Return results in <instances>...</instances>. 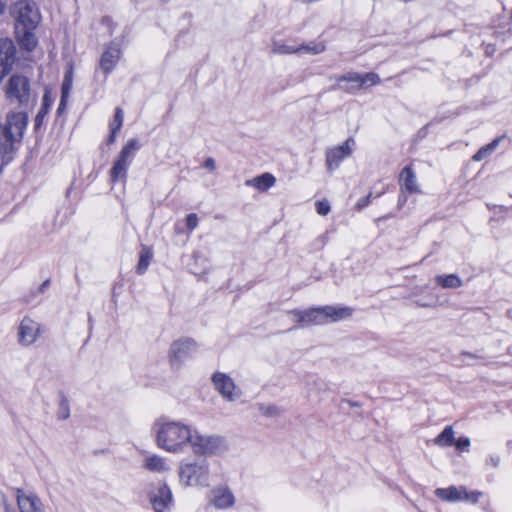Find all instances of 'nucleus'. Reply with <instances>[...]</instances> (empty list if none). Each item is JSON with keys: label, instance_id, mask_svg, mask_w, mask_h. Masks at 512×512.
Returning <instances> with one entry per match:
<instances>
[{"label": "nucleus", "instance_id": "nucleus-43", "mask_svg": "<svg viewBox=\"0 0 512 512\" xmlns=\"http://www.w3.org/2000/svg\"><path fill=\"white\" fill-rule=\"evenodd\" d=\"M6 4L4 0H0V15H2L5 11Z\"/></svg>", "mask_w": 512, "mask_h": 512}, {"label": "nucleus", "instance_id": "nucleus-29", "mask_svg": "<svg viewBox=\"0 0 512 512\" xmlns=\"http://www.w3.org/2000/svg\"><path fill=\"white\" fill-rule=\"evenodd\" d=\"M297 49H299V53L305 52L307 54L318 55L325 51L326 46L323 42H318V43H310L307 45L302 44L300 46H297Z\"/></svg>", "mask_w": 512, "mask_h": 512}, {"label": "nucleus", "instance_id": "nucleus-7", "mask_svg": "<svg viewBox=\"0 0 512 512\" xmlns=\"http://www.w3.org/2000/svg\"><path fill=\"white\" fill-rule=\"evenodd\" d=\"M333 78L338 82L337 88L348 93L369 88L380 83V77L373 72L365 74L348 72L340 76H334Z\"/></svg>", "mask_w": 512, "mask_h": 512}, {"label": "nucleus", "instance_id": "nucleus-2", "mask_svg": "<svg viewBox=\"0 0 512 512\" xmlns=\"http://www.w3.org/2000/svg\"><path fill=\"white\" fill-rule=\"evenodd\" d=\"M28 122L24 111L11 110L0 122V175L4 168L14 159L15 144L21 142Z\"/></svg>", "mask_w": 512, "mask_h": 512}, {"label": "nucleus", "instance_id": "nucleus-37", "mask_svg": "<svg viewBox=\"0 0 512 512\" xmlns=\"http://www.w3.org/2000/svg\"><path fill=\"white\" fill-rule=\"evenodd\" d=\"M486 463L488 465H491L493 467H498L499 463H500V457L497 456V455H491L488 457V459L486 460Z\"/></svg>", "mask_w": 512, "mask_h": 512}, {"label": "nucleus", "instance_id": "nucleus-28", "mask_svg": "<svg viewBox=\"0 0 512 512\" xmlns=\"http://www.w3.org/2000/svg\"><path fill=\"white\" fill-rule=\"evenodd\" d=\"M271 51L274 54H298L299 49L297 46L287 45L282 42L274 41L271 46Z\"/></svg>", "mask_w": 512, "mask_h": 512}, {"label": "nucleus", "instance_id": "nucleus-15", "mask_svg": "<svg viewBox=\"0 0 512 512\" xmlns=\"http://www.w3.org/2000/svg\"><path fill=\"white\" fill-rule=\"evenodd\" d=\"M212 382L215 389L228 401H234L241 395V392L235 386L233 379L225 373H214L212 376Z\"/></svg>", "mask_w": 512, "mask_h": 512}, {"label": "nucleus", "instance_id": "nucleus-18", "mask_svg": "<svg viewBox=\"0 0 512 512\" xmlns=\"http://www.w3.org/2000/svg\"><path fill=\"white\" fill-rule=\"evenodd\" d=\"M120 57L121 49L119 45L116 43H111L101 56L100 68L106 75H108L113 71Z\"/></svg>", "mask_w": 512, "mask_h": 512}, {"label": "nucleus", "instance_id": "nucleus-23", "mask_svg": "<svg viewBox=\"0 0 512 512\" xmlns=\"http://www.w3.org/2000/svg\"><path fill=\"white\" fill-rule=\"evenodd\" d=\"M435 493L440 499H442L444 501L455 502V501L463 500L462 486H460V487L451 486L448 488H438L435 491Z\"/></svg>", "mask_w": 512, "mask_h": 512}, {"label": "nucleus", "instance_id": "nucleus-19", "mask_svg": "<svg viewBox=\"0 0 512 512\" xmlns=\"http://www.w3.org/2000/svg\"><path fill=\"white\" fill-rule=\"evenodd\" d=\"M144 468L151 471L162 473L170 470V467L166 461V459L159 455H151L148 456L144 461Z\"/></svg>", "mask_w": 512, "mask_h": 512}, {"label": "nucleus", "instance_id": "nucleus-20", "mask_svg": "<svg viewBox=\"0 0 512 512\" xmlns=\"http://www.w3.org/2000/svg\"><path fill=\"white\" fill-rule=\"evenodd\" d=\"M400 182L402 187L409 193L419 191L416 175L410 167H405L400 174Z\"/></svg>", "mask_w": 512, "mask_h": 512}, {"label": "nucleus", "instance_id": "nucleus-22", "mask_svg": "<svg viewBox=\"0 0 512 512\" xmlns=\"http://www.w3.org/2000/svg\"><path fill=\"white\" fill-rule=\"evenodd\" d=\"M288 315H290L293 322L297 323L300 327L314 325V314L312 308L289 311Z\"/></svg>", "mask_w": 512, "mask_h": 512}, {"label": "nucleus", "instance_id": "nucleus-27", "mask_svg": "<svg viewBox=\"0 0 512 512\" xmlns=\"http://www.w3.org/2000/svg\"><path fill=\"white\" fill-rule=\"evenodd\" d=\"M500 138L494 139L491 143L481 147L472 157L474 161H482L489 156L499 145Z\"/></svg>", "mask_w": 512, "mask_h": 512}, {"label": "nucleus", "instance_id": "nucleus-8", "mask_svg": "<svg viewBox=\"0 0 512 512\" xmlns=\"http://www.w3.org/2000/svg\"><path fill=\"white\" fill-rule=\"evenodd\" d=\"M198 350L197 343L191 338H182L171 343L168 361L173 369H180Z\"/></svg>", "mask_w": 512, "mask_h": 512}, {"label": "nucleus", "instance_id": "nucleus-32", "mask_svg": "<svg viewBox=\"0 0 512 512\" xmlns=\"http://www.w3.org/2000/svg\"><path fill=\"white\" fill-rule=\"evenodd\" d=\"M123 119H124L123 110L121 108L117 107L115 110L114 118H113L112 122L110 123V129L115 130V131H120V129L123 125Z\"/></svg>", "mask_w": 512, "mask_h": 512}, {"label": "nucleus", "instance_id": "nucleus-16", "mask_svg": "<svg viewBox=\"0 0 512 512\" xmlns=\"http://www.w3.org/2000/svg\"><path fill=\"white\" fill-rule=\"evenodd\" d=\"M16 500L20 512H45L41 499L32 491L16 489Z\"/></svg>", "mask_w": 512, "mask_h": 512}, {"label": "nucleus", "instance_id": "nucleus-4", "mask_svg": "<svg viewBox=\"0 0 512 512\" xmlns=\"http://www.w3.org/2000/svg\"><path fill=\"white\" fill-rule=\"evenodd\" d=\"M178 476L183 487H208L211 477L210 465L205 459L183 461L178 467Z\"/></svg>", "mask_w": 512, "mask_h": 512}, {"label": "nucleus", "instance_id": "nucleus-45", "mask_svg": "<svg viewBox=\"0 0 512 512\" xmlns=\"http://www.w3.org/2000/svg\"><path fill=\"white\" fill-rule=\"evenodd\" d=\"M5 511L6 512H13V510L10 507H8V506L5 507Z\"/></svg>", "mask_w": 512, "mask_h": 512}, {"label": "nucleus", "instance_id": "nucleus-13", "mask_svg": "<svg viewBox=\"0 0 512 512\" xmlns=\"http://www.w3.org/2000/svg\"><path fill=\"white\" fill-rule=\"evenodd\" d=\"M149 500L155 512H169L173 502L171 489L161 483L150 492Z\"/></svg>", "mask_w": 512, "mask_h": 512}, {"label": "nucleus", "instance_id": "nucleus-25", "mask_svg": "<svg viewBox=\"0 0 512 512\" xmlns=\"http://www.w3.org/2000/svg\"><path fill=\"white\" fill-rule=\"evenodd\" d=\"M152 250L149 247H142V250L140 252L138 265L136 268V271L138 274H144L147 270V268L150 265L151 259H152Z\"/></svg>", "mask_w": 512, "mask_h": 512}, {"label": "nucleus", "instance_id": "nucleus-10", "mask_svg": "<svg viewBox=\"0 0 512 512\" xmlns=\"http://www.w3.org/2000/svg\"><path fill=\"white\" fill-rule=\"evenodd\" d=\"M6 97L10 103L27 105L31 99L29 80L22 75H13L6 86Z\"/></svg>", "mask_w": 512, "mask_h": 512}, {"label": "nucleus", "instance_id": "nucleus-6", "mask_svg": "<svg viewBox=\"0 0 512 512\" xmlns=\"http://www.w3.org/2000/svg\"><path fill=\"white\" fill-rule=\"evenodd\" d=\"M140 149V144L137 139H129L122 147L117 158L114 160L112 168L110 169V180L115 183L119 180H125L127 177L128 168Z\"/></svg>", "mask_w": 512, "mask_h": 512}, {"label": "nucleus", "instance_id": "nucleus-12", "mask_svg": "<svg viewBox=\"0 0 512 512\" xmlns=\"http://www.w3.org/2000/svg\"><path fill=\"white\" fill-rule=\"evenodd\" d=\"M235 501L233 492L225 485L215 486L207 494V503L217 510L232 508Z\"/></svg>", "mask_w": 512, "mask_h": 512}, {"label": "nucleus", "instance_id": "nucleus-42", "mask_svg": "<svg viewBox=\"0 0 512 512\" xmlns=\"http://www.w3.org/2000/svg\"><path fill=\"white\" fill-rule=\"evenodd\" d=\"M370 197H371V194H369V195L365 198V200H363V203H361V204L359 203V204H358V206H359V207H364V206H366L367 204H369V202H370Z\"/></svg>", "mask_w": 512, "mask_h": 512}, {"label": "nucleus", "instance_id": "nucleus-5", "mask_svg": "<svg viewBox=\"0 0 512 512\" xmlns=\"http://www.w3.org/2000/svg\"><path fill=\"white\" fill-rule=\"evenodd\" d=\"M189 447L194 454L200 456H217L228 450L227 440L218 434H202L193 429Z\"/></svg>", "mask_w": 512, "mask_h": 512}, {"label": "nucleus", "instance_id": "nucleus-17", "mask_svg": "<svg viewBox=\"0 0 512 512\" xmlns=\"http://www.w3.org/2000/svg\"><path fill=\"white\" fill-rule=\"evenodd\" d=\"M16 48L9 38L0 39V82L9 73L15 61Z\"/></svg>", "mask_w": 512, "mask_h": 512}, {"label": "nucleus", "instance_id": "nucleus-36", "mask_svg": "<svg viewBox=\"0 0 512 512\" xmlns=\"http://www.w3.org/2000/svg\"><path fill=\"white\" fill-rule=\"evenodd\" d=\"M186 225L190 231L194 230L198 225V216L195 213L188 214L186 217Z\"/></svg>", "mask_w": 512, "mask_h": 512}, {"label": "nucleus", "instance_id": "nucleus-11", "mask_svg": "<svg viewBox=\"0 0 512 512\" xmlns=\"http://www.w3.org/2000/svg\"><path fill=\"white\" fill-rule=\"evenodd\" d=\"M314 325H325L345 320L352 316L353 309L345 306H320L312 308Z\"/></svg>", "mask_w": 512, "mask_h": 512}, {"label": "nucleus", "instance_id": "nucleus-31", "mask_svg": "<svg viewBox=\"0 0 512 512\" xmlns=\"http://www.w3.org/2000/svg\"><path fill=\"white\" fill-rule=\"evenodd\" d=\"M462 491V501H466L471 504H476L479 501V499L483 496V493L481 491H468L467 488L464 486H462Z\"/></svg>", "mask_w": 512, "mask_h": 512}, {"label": "nucleus", "instance_id": "nucleus-9", "mask_svg": "<svg viewBox=\"0 0 512 512\" xmlns=\"http://www.w3.org/2000/svg\"><path fill=\"white\" fill-rule=\"evenodd\" d=\"M43 331L44 327L41 323L37 322L29 316H25L22 318L17 327V343L21 347H31L40 339Z\"/></svg>", "mask_w": 512, "mask_h": 512}, {"label": "nucleus", "instance_id": "nucleus-41", "mask_svg": "<svg viewBox=\"0 0 512 512\" xmlns=\"http://www.w3.org/2000/svg\"><path fill=\"white\" fill-rule=\"evenodd\" d=\"M118 132L119 131L111 130V134H110V136L108 138V142L109 143H113L115 141Z\"/></svg>", "mask_w": 512, "mask_h": 512}, {"label": "nucleus", "instance_id": "nucleus-21", "mask_svg": "<svg viewBox=\"0 0 512 512\" xmlns=\"http://www.w3.org/2000/svg\"><path fill=\"white\" fill-rule=\"evenodd\" d=\"M275 177L270 173H264L253 179L246 180V186H253L259 191H265L275 184Z\"/></svg>", "mask_w": 512, "mask_h": 512}, {"label": "nucleus", "instance_id": "nucleus-26", "mask_svg": "<svg viewBox=\"0 0 512 512\" xmlns=\"http://www.w3.org/2000/svg\"><path fill=\"white\" fill-rule=\"evenodd\" d=\"M454 431L451 426H447L435 439V444L442 447L454 444Z\"/></svg>", "mask_w": 512, "mask_h": 512}, {"label": "nucleus", "instance_id": "nucleus-24", "mask_svg": "<svg viewBox=\"0 0 512 512\" xmlns=\"http://www.w3.org/2000/svg\"><path fill=\"white\" fill-rule=\"evenodd\" d=\"M435 281L443 288L456 289L463 285L462 279L457 274L438 275Z\"/></svg>", "mask_w": 512, "mask_h": 512}, {"label": "nucleus", "instance_id": "nucleus-3", "mask_svg": "<svg viewBox=\"0 0 512 512\" xmlns=\"http://www.w3.org/2000/svg\"><path fill=\"white\" fill-rule=\"evenodd\" d=\"M15 35L21 48L33 51L38 43L35 31L41 21V15L34 2H18L14 7Z\"/></svg>", "mask_w": 512, "mask_h": 512}, {"label": "nucleus", "instance_id": "nucleus-14", "mask_svg": "<svg viewBox=\"0 0 512 512\" xmlns=\"http://www.w3.org/2000/svg\"><path fill=\"white\" fill-rule=\"evenodd\" d=\"M350 143H353L352 138H348L339 146H334L326 150L325 163L328 171L337 169L341 162L352 154L353 149Z\"/></svg>", "mask_w": 512, "mask_h": 512}, {"label": "nucleus", "instance_id": "nucleus-30", "mask_svg": "<svg viewBox=\"0 0 512 512\" xmlns=\"http://www.w3.org/2000/svg\"><path fill=\"white\" fill-rule=\"evenodd\" d=\"M72 86V79L70 75H67L62 83V94H61V100L59 103L58 111L60 112L66 105V100L68 98L70 89Z\"/></svg>", "mask_w": 512, "mask_h": 512}, {"label": "nucleus", "instance_id": "nucleus-39", "mask_svg": "<svg viewBox=\"0 0 512 512\" xmlns=\"http://www.w3.org/2000/svg\"><path fill=\"white\" fill-rule=\"evenodd\" d=\"M204 167L211 171H214L216 169V164H215L214 159L207 158L204 162Z\"/></svg>", "mask_w": 512, "mask_h": 512}, {"label": "nucleus", "instance_id": "nucleus-38", "mask_svg": "<svg viewBox=\"0 0 512 512\" xmlns=\"http://www.w3.org/2000/svg\"><path fill=\"white\" fill-rule=\"evenodd\" d=\"M457 448L468 447L470 445V440L468 438H460L456 442L454 441Z\"/></svg>", "mask_w": 512, "mask_h": 512}, {"label": "nucleus", "instance_id": "nucleus-46", "mask_svg": "<svg viewBox=\"0 0 512 512\" xmlns=\"http://www.w3.org/2000/svg\"><path fill=\"white\" fill-rule=\"evenodd\" d=\"M48 283H49V280H46V281L43 283V285H42V286H43V287H44V286H47V285H48Z\"/></svg>", "mask_w": 512, "mask_h": 512}, {"label": "nucleus", "instance_id": "nucleus-40", "mask_svg": "<svg viewBox=\"0 0 512 512\" xmlns=\"http://www.w3.org/2000/svg\"><path fill=\"white\" fill-rule=\"evenodd\" d=\"M69 417L68 406L65 403H62V407L60 410V418L67 419Z\"/></svg>", "mask_w": 512, "mask_h": 512}, {"label": "nucleus", "instance_id": "nucleus-44", "mask_svg": "<svg viewBox=\"0 0 512 512\" xmlns=\"http://www.w3.org/2000/svg\"><path fill=\"white\" fill-rule=\"evenodd\" d=\"M349 405L351 407H358L359 405L357 403H352L351 401H348Z\"/></svg>", "mask_w": 512, "mask_h": 512}, {"label": "nucleus", "instance_id": "nucleus-34", "mask_svg": "<svg viewBox=\"0 0 512 512\" xmlns=\"http://www.w3.org/2000/svg\"><path fill=\"white\" fill-rule=\"evenodd\" d=\"M316 210L318 214L325 216L330 212L331 207L327 201L322 200L316 202Z\"/></svg>", "mask_w": 512, "mask_h": 512}, {"label": "nucleus", "instance_id": "nucleus-35", "mask_svg": "<svg viewBox=\"0 0 512 512\" xmlns=\"http://www.w3.org/2000/svg\"><path fill=\"white\" fill-rule=\"evenodd\" d=\"M260 411L263 415L269 416V417H274V416H277L280 414V409L277 406H273V405L261 407Z\"/></svg>", "mask_w": 512, "mask_h": 512}, {"label": "nucleus", "instance_id": "nucleus-1", "mask_svg": "<svg viewBox=\"0 0 512 512\" xmlns=\"http://www.w3.org/2000/svg\"><path fill=\"white\" fill-rule=\"evenodd\" d=\"M194 427L168 417L156 419L152 425L156 445L169 453H181L189 447Z\"/></svg>", "mask_w": 512, "mask_h": 512}, {"label": "nucleus", "instance_id": "nucleus-33", "mask_svg": "<svg viewBox=\"0 0 512 512\" xmlns=\"http://www.w3.org/2000/svg\"><path fill=\"white\" fill-rule=\"evenodd\" d=\"M46 100H47V97L45 96L44 97V103L41 107V109L39 110V112L37 113L36 117H35V127L38 128L41 126L42 122H43V119L44 117L47 115L48 113V104L46 103Z\"/></svg>", "mask_w": 512, "mask_h": 512}]
</instances>
